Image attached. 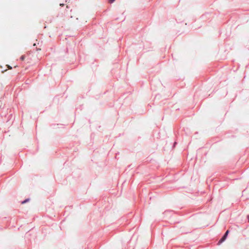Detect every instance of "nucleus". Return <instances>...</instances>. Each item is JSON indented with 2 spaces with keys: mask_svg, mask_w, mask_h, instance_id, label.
Returning <instances> with one entry per match:
<instances>
[{
  "mask_svg": "<svg viewBox=\"0 0 249 249\" xmlns=\"http://www.w3.org/2000/svg\"><path fill=\"white\" fill-rule=\"evenodd\" d=\"M227 237V236L224 235V236L222 237V238L219 240L218 243L220 244V243H222L223 241H224L226 240Z\"/></svg>",
  "mask_w": 249,
  "mask_h": 249,
  "instance_id": "nucleus-1",
  "label": "nucleus"
},
{
  "mask_svg": "<svg viewBox=\"0 0 249 249\" xmlns=\"http://www.w3.org/2000/svg\"><path fill=\"white\" fill-rule=\"evenodd\" d=\"M60 6H63V5H64V4H60Z\"/></svg>",
  "mask_w": 249,
  "mask_h": 249,
  "instance_id": "nucleus-7",
  "label": "nucleus"
},
{
  "mask_svg": "<svg viewBox=\"0 0 249 249\" xmlns=\"http://www.w3.org/2000/svg\"><path fill=\"white\" fill-rule=\"evenodd\" d=\"M229 232V230L227 231L224 235H225L226 236H228Z\"/></svg>",
  "mask_w": 249,
  "mask_h": 249,
  "instance_id": "nucleus-4",
  "label": "nucleus"
},
{
  "mask_svg": "<svg viewBox=\"0 0 249 249\" xmlns=\"http://www.w3.org/2000/svg\"><path fill=\"white\" fill-rule=\"evenodd\" d=\"M248 220L249 221V216H248Z\"/></svg>",
  "mask_w": 249,
  "mask_h": 249,
  "instance_id": "nucleus-8",
  "label": "nucleus"
},
{
  "mask_svg": "<svg viewBox=\"0 0 249 249\" xmlns=\"http://www.w3.org/2000/svg\"><path fill=\"white\" fill-rule=\"evenodd\" d=\"M115 0H109V3H112L113 2H114Z\"/></svg>",
  "mask_w": 249,
  "mask_h": 249,
  "instance_id": "nucleus-5",
  "label": "nucleus"
},
{
  "mask_svg": "<svg viewBox=\"0 0 249 249\" xmlns=\"http://www.w3.org/2000/svg\"><path fill=\"white\" fill-rule=\"evenodd\" d=\"M29 201V199H26L25 200H24V201H22V204H24V203H25L27 202V201Z\"/></svg>",
  "mask_w": 249,
  "mask_h": 249,
  "instance_id": "nucleus-3",
  "label": "nucleus"
},
{
  "mask_svg": "<svg viewBox=\"0 0 249 249\" xmlns=\"http://www.w3.org/2000/svg\"><path fill=\"white\" fill-rule=\"evenodd\" d=\"M25 55H23L20 57V59L21 60L23 61L25 59Z\"/></svg>",
  "mask_w": 249,
  "mask_h": 249,
  "instance_id": "nucleus-2",
  "label": "nucleus"
},
{
  "mask_svg": "<svg viewBox=\"0 0 249 249\" xmlns=\"http://www.w3.org/2000/svg\"><path fill=\"white\" fill-rule=\"evenodd\" d=\"M7 67H8V69H12V67H10V66H9V65H8V66H7Z\"/></svg>",
  "mask_w": 249,
  "mask_h": 249,
  "instance_id": "nucleus-6",
  "label": "nucleus"
}]
</instances>
